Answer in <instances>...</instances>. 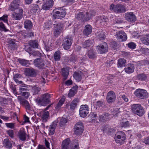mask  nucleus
I'll return each mask as SVG.
<instances>
[{"label": "nucleus", "instance_id": "nucleus-5", "mask_svg": "<svg viewBox=\"0 0 149 149\" xmlns=\"http://www.w3.org/2000/svg\"><path fill=\"white\" fill-rule=\"evenodd\" d=\"M21 4L20 0H14L11 3L8 8V10L11 11H15V10H18L19 8H20L19 7Z\"/></svg>", "mask_w": 149, "mask_h": 149}, {"label": "nucleus", "instance_id": "nucleus-48", "mask_svg": "<svg viewBox=\"0 0 149 149\" xmlns=\"http://www.w3.org/2000/svg\"><path fill=\"white\" fill-rule=\"evenodd\" d=\"M22 75L20 74H16L14 75L13 79L14 80L15 82L18 81L19 79L21 78Z\"/></svg>", "mask_w": 149, "mask_h": 149}, {"label": "nucleus", "instance_id": "nucleus-57", "mask_svg": "<svg viewBox=\"0 0 149 149\" xmlns=\"http://www.w3.org/2000/svg\"><path fill=\"white\" fill-rule=\"evenodd\" d=\"M128 46L130 49H134L135 48L136 45L134 43L131 42L128 44Z\"/></svg>", "mask_w": 149, "mask_h": 149}, {"label": "nucleus", "instance_id": "nucleus-25", "mask_svg": "<svg viewBox=\"0 0 149 149\" xmlns=\"http://www.w3.org/2000/svg\"><path fill=\"white\" fill-rule=\"evenodd\" d=\"M57 121H54L50 125V127L49 130V134L52 135L54 133V130L57 125Z\"/></svg>", "mask_w": 149, "mask_h": 149}, {"label": "nucleus", "instance_id": "nucleus-4", "mask_svg": "<svg viewBox=\"0 0 149 149\" xmlns=\"http://www.w3.org/2000/svg\"><path fill=\"white\" fill-rule=\"evenodd\" d=\"M110 10L116 13H123L126 11L125 7L121 4L114 5L112 4L110 6Z\"/></svg>", "mask_w": 149, "mask_h": 149}, {"label": "nucleus", "instance_id": "nucleus-52", "mask_svg": "<svg viewBox=\"0 0 149 149\" xmlns=\"http://www.w3.org/2000/svg\"><path fill=\"white\" fill-rule=\"evenodd\" d=\"M54 4L53 0H49L47 2V10L52 8Z\"/></svg>", "mask_w": 149, "mask_h": 149}, {"label": "nucleus", "instance_id": "nucleus-47", "mask_svg": "<svg viewBox=\"0 0 149 149\" xmlns=\"http://www.w3.org/2000/svg\"><path fill=\"white\" fill-rule=\"evenodd\" d=\"M77 56L75 55H72L69 59V61L73 63H75L77 61Z\"/></svg>", "mask_w": 149, "mask_h": 149}, {"label": "nucleus", "instance_id": "nucleus-20", "mask_svg": "<svg viewBox=\"0 0 149 149\" xmlns=\"http://www.w3.org/2000/svg\"><path fill=\"white\" fill-rule=\"evenodd\" d=\"M95 12L94 11L92 10L86 13L85 17L84 18V21H88L94 16Z\"/></svg>", "mask_w": 149, "mask_h": 149}, {"label": "nucleus", "instance_id": "nucleus-41", "mask_svg": "<svg viewBox=\"0 0 149 149\" xmlns=\"http://www.w3.org/2000/svg\"><path fill=\"white\" fill-rule=\"evenodd\" d=\"M59 120H60L59 125L61 127H62L68 121V120L67 119L63 118H62L61 119V118H58L57 120L55 121H57L58 122V121Z\"/></svg>", "mask_w": 149, "mask_h": 149}, {"label": "nucleus", "instance_id": "nucleus-43", "mask_svg": "<svg viewBox=\"0 0 149 149\" xmlns=\"http://www.w3.org/2000/svg\"><path fill=\"white\" fill-rule=\"evenodd\" d=\"M30 11L31 13L34 14L36 13L38 9V5H35L32 6L31 7Z\"/></svg>", "mask_w": 149, "mask_h": 149}, {"label": "nucleus", "instance_id": "nucleus-58", "mask_svg": "<svg viewBox=\"0 0 149 149\" xmlns=\"http://www.w3.org/2000/svg\"><path fill=\"white\" fill-rule=\"evenodd\" d=\"M0 30L5 31H7V30L5 27L4 24L2 22H0Z\"/></svg>", "mask_w": 149, "mask_h": 149}, {"label": "nucleus", "instance_id": "nucleus-2", "mask_svg": "<svg viewBox=\"0 0 149 149\" xmlns=\"http://www.w3.org/2000/svg\"><path fill=\"white\" fill-rule=\"evenodd\" d=\"M131 109L134 113L139 116H141L144 113V109L140 104H133L132 105Z\"/></svg>", "mask_w": 149, "mask_h": 149}, {"label": "nucleus", "instance_id": "nucleus-33", "mask_svg": "<svg viewBox=\"0 0 149 149\" xmlns=\"http://www.w3.org/2000/svg\"><path fill=\"white\" fill-rule=\"evenodd\" d=\"M79 102V100L76 98L73 100L71 102L70 105V109L71 110H74L76 107L77 103Z\"/></svg>", "mask_w": 149, "mask_h": 149}, {"label": "nucleus", "instance_id": "nucleus-53", "mask_svg": "<svg viewBox=\"0 0 149 149\" xmlns=\"http://www.w3.org/2000/svg\"><path fill=\"white\" fill-rule=\"evenodd\" d=\"M74 129V133L77 135H79L81 134L83 132L84 130L82 129V130L80 131V129Z\"/></svg>", "mask_w": 149, "mask_h": 149}, {"label": "nucleus", "instance_id": "nucleus-32", "mask_svg": "<svg viewBox=\"0 0 149 149\" xmlns=\"http://www.w3.org/2000/svg\"><path fill=\"white\" fill-rule=\"evenodd\" d=\"M104 32L101 31L98 32L96 34V36L97 39L100 40H103L105 38Z\"/></svg>", "mask_w": 149, "mask_h": 149}, {"label": "nucleus", "instance_id": "nucleus-46", "mask_svg": "<svg viewBox=\"0 0 149 149\" xmlns=\"http://www.w3.org/2000/svg\"><path fill=\"white\" fill-rule=\"evenodd\" d=\"M19 62L23 66H27L29 64V61L24 59H19L18 60Z\"/></svg>", "mask_w": 149, "mask_h": 149}, {"label": "nucleus", "instance_id": "nucleus-24", "mask_svg": "<svg viewBox=\"0 0 149 149\" xmlns=\"http://www.w3.org/2000/svg\"><path fill=\"white\" fill-rule=\"evenodd\" d=\"M110 114L108 113H105L99 115V120L101 122H104L109 119Z\"/></svg>", "mask_w": 149, "mask_h": 149}, {"label": "nucleus", "instance_id": "nucleus-40", "mask_svg": "<svg viewBox=\"0 0 149 149\" xmlns=\"http://www.w3.org/2000/svg\"><path fill=\"white\" fill-rule=\"evenodd\" d=\"M87 54L90 58H93L95 57V52L92 49L89 50L87 53Z\"/></svg>", "mask_w": 149, "mask_h": 149}, {"label": "nucleus", "instance_id": "nucleus-26", "mask_svg": "<svg viewBox=\"0 0 149 149\" xmlns=\"http://www.w3.org/2000/svg\"><path fill=\"white\" fill-rule=\"evenodd\" d=\"M78 89V86L76 85L73 86L70 90V92L68 94V96L69 97H73L76 93Z\"/></svg>", "mask_w": 149, "mask_h": 149}, {"label": "nucleus", "instance_id": "nucleus-61", "mask_svg": "<svg viewBox=\"0 0 149 149\" xmlns=\"http://www.w3.org/2000/svg\"><path fill=\"white\" fill-rule=\"evenodd\" d=\"M143 142L146 144L149 145V136L145 138L143 140Z\"/></svg>", "mask_w": 149, "mask_h": 149}, {"label": "nucleus", "instance_id": "nucleus-16", "mask_svg": "<svg viewBox=\"0 0 149 149\" xmlns=\"http://www.w3.org/2000/svg\"><path fill=\"white\" fill-rule=\"evenodd\" d=\"M125 15V19L129 22H133L136 20V16L132 12L127 13Z\"/></svg>", "mask_w": 149, "mask_h": 149}, {"label": "nucleus", "instance_id": "nucleus-45", "mask_svg": "<svg viewBox=\"0 0 149 149\" xmlns=\"http://www.w3.org/2000/svg\"><path fill=\"white\" fill-rule=\"evenodd\" d=\"M29 45L33 48H38V44L35 40H30L29 42Z\"/></svg>", "mask_w": 149, "mask_h": 149}, {"label": "nucleus", "instance_id": "nucleus-6", "mask_svg": "<svg viewBox=\"0 0 149 149\" xmlns=\"http://www.w3.org/2000/svg\"><path fill=\"white\" fill-rule=\"evenodd\" d=\"M108 46L107 44L105 42L96 46L97 52L100 54H103L108 51Z\"/></svg>", "mask_w": 149, "mask_h": 149}, {"label": "nucleus", "instance_id": "nucleus-22", "mask_svg": "<svg viewBox=\"0 0 149 149\" xmlns=\"http://www.w3.org/2000/svg\"><path fill=\"white\" fill-rule=\"evenodd\" d=\"M92 27L90 24L86 25L83 31V34L86 36H88L91 34L92 32Z\"/></svg>", "mask_w": 149, "mask_h": 149}, {"label": "nucleus", "instance_id": "nucleus-63", "mask_svg": "<svg viewBox=\"0 0 149 149\" xmlns=\"http://www.w3.org/2000/svg\"><path fill=\"white\" fill-rule=\"evenodd\" d=\"M21 102L25 106L27 104H29L28 101L26 100H22Z\"/></svg>", "mask_w": 149, "mask_h": 149}, {"label": "nucleus", "instance_id": "nucleus-1", "mask_svg": "<svg viewBox=\"0 0 149 149\" xmlns=\"http://www.w3.org/2000/svg\"><path fill=\"white\" fill-rule=\"evenodd\" d=\"M126 138V136L125 133L123 132L120 131L116 133L114 139L117 143L121 145L124 143Z\"/></svg>", "mask_w": 149, "mask_h": 149}, {"label": "nucleus", "instance_id": "nucleus-7", "mask_svg": "<svg viewBox=\"0 0 149 149\" xmlns=\"http://www.w3.org/2000/svg\"><path fill=\"white\" fill-rule=\"evenodd\" d=\"M89 108L86 105H83L81 106L79 109V115L82 118L86 117L89 113Z\"/></svg>", "mask_w": 149, "mask_h": 149}, {"label": "nucleus", "instance_id": "nucleus-56", "mask_svg": "<svg viewBox=\"0 0 149 149\" xmlns=\"http://www.w3.org/2000/svg\"><path fill=\"white\" fill-rule=\"evenodd\" d=\"M8 15H3L0 17V20L3 21L4 22L8 23Z\"/></svg>", "mask_w": 149, "mask_h": 149}, {"label": "nucleus", "instance_id": "nucleus-27", "mask_svg": "<svg viewBox=\"0 0 149 149\" xmlns=\"http://www.w3.org/2000/svg\"><path fill=\"white\" fill-rule=\"evenodd\" d=\"M69 67H67L65 68H63L62 69V74L64 77V79H66L68 76L69 74Z\"/></svg>", "mask_w": 149, "mask_h": 149}, {"label": "nucleus", "instance_id": "nucleus-35", "mask_svg": "<svg viewBox=\"0 0 149 149\" xmlns=\"http://www.w3.org/2000/svg\"><path fill=\"white\" fill-rule=\"evenodd\" d=\"M92 45V41L89 40L86 41L82 44L83 47L84 48H87Z\"/></svg>", "mask_w": 149, "mask_h": 149}, {"label": "nucleus", "instance_id": "nucleus-11", "mask_svg": "<svg viewBox=\"0 0 149 149\" xmlns=\"http://www.w3.org/2000/svg\"><path fill=\"white\" fill-rule=\"evenodd\" d=\"M36 102L40 105L46 106L47 105V94L45 93L41 95L40 98H38Z\"/></svg>", "mask_w": 149, "mask_h": 149}, {"label": "nucleus", "instance_id": "nucleus-44", "mask_svg": "<svg viewBox=\"0 0 149 149\" xmlns=\"http://www.w3.org/2000/svg\"><path fill=\"white\" fill-rule=\"evenodd\" d=\"M61 53L59 51L56 52L54 54V57L55 61H58L60 59Z\"/></svg>", "mask_w": 149, "mask_h": 149}, {"label": "nucleus", "instance_id": "nucleus-12", "mask_svg": "<svg viewBox=\"0 0 149 149\" xmlns=\"http://www.w3.org/2000/svg\"><path fill=\"white\" fill-rule=\"evenodd\" d=\"M72 40L71 38H65L63 42L62 45L64 49L68 50L70 47L72 43Z\"/></svg>", "mask_w": 149, "mask_h": 149}, {"label": "nucleus", "instance_id": "nucleus-8", "mask_svg": "<svg viewBox=\"0 0 149 149\" xmlns=\"http://www.w3.org/2000/svg\"><path fill=\"white\" fill-rule=\"evenodd\" d=\"M23 10L22 8H19V10H16V12H14L12 14V18L16 20H19L23 17Z\"/></svg>", "mask_w": 149, "mask_h": 149}, {"label": "nucleus", "instance_id": "nucleus-10", "mask_svg": "<svg viewBox=\"0 0 149 149\" xmlns=\"http://www.w3.org/2000/svg\"><path fill=\"white\" fill-rule=\"evenodd\" d=\"M24 74L26 76L33 77L36 76L37 73L36 70L33 68H26L24 71Z\"/></svg>", "mask_w": 149, "mask_h": 149}, {"label": "nucleus", "instance_id": "nucleus-49", "mask_svg": "<svg viewBox=\"0 0 149 149\" xmlns=\"http://www.w3.org/2000/svg\"><path fill=\"white\" fill-rule=\"evenodd\" d=\"M130 123L128 121L125 122H123L121 123V126L122 127H127L130 126Z\"/></svg>", "mask_w": 149, "mask_h": 149}, {"label": "nucleus", "instance_id": "nucleus-38", "mask_svg": "<svg viewBox=\"0 0 149 149\" xmlns=\"http://www.w3.org/2000/svg\"><path fill=\"white\" fill-rule=\"evenodd\" d=\"M47 107L45 109L44 111H42L41 113V118L43 122H47Z\"/></svg>", "mask_w": 149, "mask_h": 149}, {"label": "nucleus", "instance_id": "nucleus-59", "mask_svg": "<svg viewBox=\"0 0 149 149\" xmlns=\"http://www.w3.org/2000/svg\"><path fill=\"white\" fill-rule=\"evenodd\" d=\"M104 103L102 101H98L96 102V105L98 107H100L103 105Z\"/></svg>", "mask_w": 149, "mask_h": 149}, {"label": "nucleus", "instance_id": "nucleus-64", "mask_svg": "<svg viewBox=\"0 0 149 149\" xmlns=\"http://www.w3.org/2000/svg\"><path fill=\"white\" fill-rule=\"evenodd\" d=\"M37 149H46V148L44 146L39 145L38 146Z\"/></svg>", "mask_w": 149, "mask_h": 149}, {"label": "nucleus", "instance_id": "nucleus-15", "mask_svg": "<svg viewBox=\"0 0 149 149\" xmlns=\"http://www.w3.org/2000/svg\"><path fill=\"white\" fill-rule=\"evenodd\" d=\"M108 19L106 17L99 16L97 18V24H100L102 25L106 26L108 24Z\"/></svg>", "mask_w": 149, "mask_h": 149}, {"label": "nucleus", "instance_id": "nucleus-62", "mask_svg": "<svg viewBox=\"0 0 149 149\" xmlns=\"http://www.w3.org/2000/svg\"><path fill=\"white\" fill-rule=\"evenodd\" d=\"M144 61L143 60L138 61L136 63V65L137 66H140L143 65L144 64Z\"/></svg>", "mask_w": 149, "mask_h": 149}, {"label": "nucleus", "instance_id": "nucleus-54", "mask_svg": "<svg viewBox=\"0 0 149 149\" xmlns=\"http://www.w3.org/2000/svg\"><path fill=\"white\" fill-rule=\"evenodd\" d=\"M5 125L7 127L10 129H13L15 127V124L14 123H6Z\"/></svg>", "mask_w": 149, "mask_h": 149}, {"label": "nucleus", "instance_id": "nucleus-51", "mask_svg": "<svg viewBox=\"0 0 149 149\" xmlns=\"http://www.w3.org/2000/svg\"><path fill=\"white\" fill-rule=\"evenodd\" d=\"M51 95L50 94L47 93V104H49L47 106V110L52 104V103H51L50 100L49 99V98L51 97Z\"/></svg>", "mask_w": 149, "mask_h": 149}, {"label": "nucleus", "instance_id": "nucleus-29", "mask_svg": "<svg viewBox=\"0 0 149 149\" xmlns=\"http://www.w3.org/2000/svg\"><path fill=\"white\" fill-rule=\"evenodd\" d=\"M3 144V146L6 148L10 149L12 147L11 143L9 140L7 139H4Z\"/></svg>", "mask_w": 149, "mask_h": 149}, {"label": "nucleus", "instance_id": "nucleus-17", "mask_svg": "<svg viewBox=\"0 0 149 149\" xmlns=\"http://www.w3.org/2000/svg\"><path fill=\"white\" fill-rule=\"evenodd\" d=\"M116 98L115 94L113 91H110L108 92L107 96V100L109 103L114 101Z\"/></svg>", "mask_w": 149, "mask_h": 149}, {"label": "nucleus", "instance_id": "nucleus-36", "mask_svg": "<svg viewBox=\"0 0 149 149\" xmlns=\"http://www.w3.org/2000/svg\"><path fill=\"white\" fill-rule=\"evenodd\" d=\"M79 148L78 140H75L71 144L70 149H79Z\"/></svg>", "mask_w": 149, "mask_h": 149}, {"label": "nucleus", "instance_id": "nucleus-31", "mask_svg": "<svg viewBox=\"0 0 149 149\" xmlns=\"http://www.w3.org/2000/svg\"><path fill=\"white\" fill-rule=\"evenodd\" d=\"M126 60L124 58H120L118 59V67L121 68L124 67L126 65Z\"/></svg>", "mask_w": 149, "mask_h": 149}, {"label": "nucleus", "instance_id": "nucleus-21", "mask_svg": "<svg viewBox=\"0 0 149 149\" xmlns=\"http://www.w3.org/2000/svg\"><path fill=\"white\" fill-rule=\"evenodd\" d=\"M18 136L19 138L22 141L26 140V133L23 129H21L18 132Z\"/></svg>", "mask_w": 149, "mask_h": 149}, {"label": "nucleus", "instance_id": "nucleus-3", "mask_svg": "<svg viewBox=\"0 0 149 149\" xmlns=\"http://www.w3.org/2000/svg\"><path fill=\"white\" fill-rule=\"evenodd\" d=\"M54 13L53 16L55 18L61 19L64 17L66 14L65 9L63 8H58L54 10Z\"/></svg>", "mask_w": 149, "mask_h": 149}, {"label": "nucleus", "instance_id": "nucleus-37", "mask_svg": "<svg viewBox=\"0 0 149 149\" xmlns=\"http://www.w3.org/2000/svg\"><path fill=\"white\" fill-rule=\"evenodd\" d=\"M24 27L27 29H30L32 27V24L31 22L29 20H27L24 22Z\"/></svg>", "mask_w": 149, "mask_h": 149}, {"label": "nucleus", "instance_id": "nucleus-18", "mask_svg": "<svg viewBox=\"0 0 149 149\" xmlns=\"http://www.w3.org/2000/svg\"><path fill=\"white\" fill-rule=\"evenodd\" d=\"M34 64L36 67L40 69H43L45 67V62L40 58H37L34 61Z\"/></svg>", "mask_w": 149, "mask_h": 149}, {"label": "nucleus", "instance_id": "nucleus-60", "mask_svg": "<svg viewBox=\"0 0 149 149\" xmlns=\"http://www.w3.org/2000/svg\"><path fill=\"white\" fill-rule=\"evenodd\" d=\"M22 95L24 96L25 98L27 99L29 96V93L28 92H23Z\"/></svg>", "mask_w": 149, "mask_h": 149}, {"label": "nucleus", "instance_id": "nucleus-9", "mask_svg": "<svg viewBox=\"0 0 149 149\" xmlns=\"http://www.w3.org/2000/svg\"><path fill=\"white\" fill-rule=\"evenodd\" d=\"M134 94L136 97L141 99L145 98L147 95L146 91L141 89H136L134 92Z\"/></svg>", "mask_w": 149, "mask_h": 149}, {"label": "nucleus", "instance_id": "nucleus-13", "mask_svg": "<svg viewBox=\"0 0 149 149\" xmlns=\"http://www.w3.org/2000/svg\"><path fill=\"white\" fill-rule=\"evenodd\" d=\"M116 35L117 39L120 41H125L127 38L126 33L123 31H121L117 32Z\"/></svg>", "mask_w": 149, "mask_h": 149}, {"label": "nucleus", "instance_id": "nucleus-50", "mask_svg": "<svg viewBox=\"0 0 149 149\" xmlns=\"http://www.w3.org/2000/svg\"><path fill=\"white\" fill-rule=\"evenodd\" d=\"M65 101V99L64 98L61 99L59 101V102L57 104L56 107V109H58L60 107H61L62 105L63 104Z\"/></svg>", "mask_w": 149, "mask_h": 149}, {"label": "nucleus", "instance_id": "nucleus-39", "mask_svg": "<svg viewBox=\"0 0 149 149\" xmlns=\"http://www.w3.org/2000/svg\"><path fill=\"white\" fill-rule=\"evenodd\" d=\"M77 129H80V131L82 129L84 130V125L81 122H79L75 124L74 129H76L77 130Z\"/></svg>", "mask_w": 149, "mask_h": 149}, {"label": "nucleus", "instance_id": "nucleus-34", "mask_svg": "<svg viewBox=\"0 0 149 149\" xmlns=\"http://www.w3.org/2000/svg\"><path fill=\"white\" fill-rule=\"evenodd\" d=\"M136 78L139 80L145 81L147 78V74L144 73L140 74L137 75Z\"/></svg>", "mask_w": 149, "mask_h": 149}, {"label": "nucleus", "instance_id": "nucleus-14", "mask_svg": "<svg viewBox=\"0 0 149 149\" xmlns=\"http://www.w3.org/2000/svg\"><path fill=\"white\" fill-rule=\"evenodd\" d=\"M55 27L54 31V35L56 36L59 35L63 29L62 25L60 23L56 24H54Z\"/></svg>", "mask_w": 149, "mask_h": 149}, {"label": "nucleus", "instance_id": "nucleus-42", "mask_svg": "<svg viewBox=\"0 0 149 149\" xmlns=\"http://www.w3.org/2000/svg\"><path fill=\"white\" fill-rule=\"evenodd\" d=\"M85 15L83 12H81L78 14L77 15L76 18L79 20H83V21H84V18Z\"/></svg>", "mask_w": 149, "mask_h": 149}, {"label": "nucleus", "instance_id": "nucleus-30", "mask_svg": "<svg viewBox=\"0 0 149 149\" xmlns=\"http://www.w3.org/2000/svg\"><path fill=\"white\" fill-rule=\"evenodd\" d=\"M141 42L144 44L149 45V34H146L141 39Z\"/></svg>", "mask_w": 149, "mask_h": 149}, {"label": "nucleus", "instance_id": "nucleus-23", "mask_svg": "<svg viewBox=\"0 0 149 149\" xmlns=\"http://www.w3.org/2000/svg\"><path fill=\"white\" fill-rule=\"evenodd\" d=\"M134 68L133 64H128L125 68V72L127 73L130 74L134 71Z\"/></svg>", "mask_w": 149, "mask_h": 149}, {"label": "nucleus", "instance_id": "nucleus-28", "mask_svg": "<svg viewBox=\"0 0 149 149\" xmlns=\"http://www.w3.org/2000/svg\"><path fill=\"white\" fill-rule=\"evenodd\" d=\"M82 74V73L81 71L75 72L73 74V77L77 81H79L81 79Z\"/></svg>", "mask_w": 149, "mask_h": 149}, {"label": "nucleus", "instance_id": "nucleus-19", "mask_svg": "<svg viewBox=\"0 0 149 149\" xmlns=\"http://www.w3.org/2000/svg\"><path fill=\"white\" fill-rule=\"evenodd\" d=\"M70 142L69 138H67L64 140L62 143L61 149H69V146Z\"/></svg>", "mask_w": 149, "mask_h": 149}, {"label": "nucleus", "instance_id": "nucleus-55", "mask_svg": "<svg viewBox=\"0 0 149 149\" xmlns=\"http://www.w3.org/2000/svg\"><path fill=\"white\" fill-rule=\"evenodd\" d=\"M6 133L11 138L14 137V131L13 130H9L6 131Z\"/></svg>", "mask_w": 149, "mask_h": 149}]
</instances>
